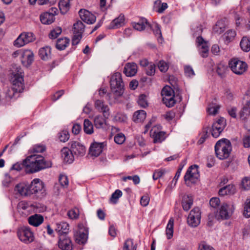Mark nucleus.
Here are the masks:
<instances>
[{"label":"nucleus","mask_w":250,"mask_h":250,"mask_svg":"<svg viewBox=\"0 0 250 250\" xmlns=\"http://www.w3.org/2000/svg\"><path fill=\"white\" fill-rule=\"evenodd\" d=\"M51 166L50 161H46L41 155L34 154L28 156L22 163H17L14 164L10 170L20 171L25 167L26 172L34 173Z\"/></svg>","instance_id":"nucleus-1"},{"label":"nucleus","mask_w":250,"mask_h":250,"mask_svg":"<svg viewBox=\"0 0 250 250\" xmlns=\"http://www.w3.org/2000/svg\"><path fill=\"white\" fill-rule=\"evenodd\" d=\"M12 75L11 79L12 86H7L4 90L5 98L8 100L17 98L19 96L20 93L23 92L25 88L24 73L21 68L17 67L12 72Z\"/></svg>","instance_id":"nucleus-2"},{"label":"nucleus","mask_w":250,"mask_h":250,"mask_svg":"<svg viewBox=\"0 0 250 250\" xmlns=\"http://www.w3.org/2000/svg\"><path fill=\"white\" fill-rule=\"evenodd\" d=\"M217 157L224 160L228 158L232 149L230 142L227 139H222L217 142L214 147Z\"/></svg>","instance_id":"nucleus-3"},{"label":"nucleus","mask_w":250,"mask_h":250,"mask_svg":"<svg viewBox=\"0 0 250 250\" xmlns=\"http://www.w3.org/2000/svg\"><path fill=\"white\" fill-rule=\"evenodd\" d=\"M110 87L112 92L116 97L121 96L124 92V83L122 75L119 72L113 74L110 78Z\"/></svg>","instance_id":"nucleus-4"},{"label":"nucleus","mask_w":250,"mask_h":250,"mask_svg":"<svg viewBox=\"0 0 250 250\" xmlns=\"http://www.w3.org/2000/svg\"><path fill=\"white\" fill-rule=\"evenodd\" d=\"M17 235L21 241L26 244L33 242L35 239L33 232L30 228L26 226L19 227L17 230Z\"/></svg>","instance_id":"nucleus-5"},{"label":"nucleus","mask_w":250,"mask_h":250,"mask_svg":"<svg viewBox=\"0 0 250 250\" xmlns=\"http://www.w3.org/2000/svg\"><path fill=\"white\" fill-rule=\"evenodd\" d=\"M29 187L31 195L35 194L39 198H42L46 195L44 184L40 179L33 180Z\"/></svg>","instance_id":"nucleus-6"},{"label":"nucleus","mask_w":250,"mask_h":250,"mask_svg":"<svg viewBox=\"0 0 250 250\" xmlns=\"http://www.w3.org/2000/svg\"><path fill=\"white\" fill-rule=\"evenodd\" d=\"M88 237V229L85 224L79 223L78 229L75 234L76 242L79 245L85 244Z\"/></svg>","instance_id":"nucleus-7"},{"label":"nucleus","mask_w":250,"mask_h":250,"mask_svg":"<svg viewBox=\"0 0 250 250\" xmlns=\"http://www.w3.org/2000/svg\"><path fill=\"white\" fill-rule=\"evenodd\" d=\"M229 67L232 71L237 75H242L248 69L247 64L238 58H232L229 63Z\"/></svg>","instance_id":"nucleus-8"},{"label":"nucleus","mask_w":250,"mask_h":250,"mask_svg":"<svg viewBox=\"0 0 250 250\" xmlns=\"http://www.w3.org/2000/svg\"><path fill=\"white\" fill-rule=\"evenodd\" d=\"M199 173L198 170V167L196 165L190 166L187 170L184 176V180L186 185L188 186L190 184L196 183L199 179Z\"/></svg>","instance_id":"nucleus-9"},{"label":"nucleus","mask_w":250,"mask_h":250,"mask_svg":"<svg viewBox=\"0 0 250 250\" xmlns=\"http://www.w3.org/2000/svg\"><path fill=\"white\" fill-rule=\"evenodd\" d=\"M34 40L35 37L32 33L23 32L14 41V45L16 47H21Z\"/></svg>","instance_id":"nucleus-10"},{"label":"nucleus","mask_w":250,"mask_h":250,"mask_svg":"<svg viewBox=\"0 0 250 250\" xmlns=\"http://www.w3.org/2000/svg\"><path fill=\"white\" fill-rule=\"evenodd\" d=\"M234 209L233 205L223 203L219 209L220 219H229L233 214Z\"/></svg>","instance_id":"nucleus-11"},{"label":"nucleus","mask_w":250,"mask_h":250,"mask_svg":"<svg viewBox=\"0 0 250 250\" xmlns=\"http://www.w3.org/2000/svg\"><path fill=\"white\" fill-rule=\"evenodd\" d=\"M59 247L62 250H72V244L70 238L66 234H61L59 236Z\"/></svg>","instance_id":"nucleus-12"},{"label":"nucleus","mask_w":250,"mask_h":250,"mask_svg":"<svg viewBox=\"0 0 250 250\" xmlns=\"http://www.w3.org/2000/svg\"><path fill=\"white\" fill-rule=\"evenodd\" d=\"M94 107L98 112L103 113L104 117L108 118L110 115L109 108L104 101L100 100H96L94 103Z\"/></svg>","instance_id":"nucleus-13"},{"label":"nucleus","mask_w":250,"mask_h":250,"mask_svg":"<svg viewBox=\"0 0 250 250\" xmlns=\"http://www.w3.org/2000/svg\"><path fill=\"white\" fill-rule=\"evenodd\" d=\"M21 62L23 65L28 67L34 61V54L30 50L22 51L21 53Z\"/></svg>","instance_id":"nucleus-14"},{"label":"nucleus","mask_w":250,"mask_h":250,"mask_svg":"<svg viewBox=\"0 0 250 250\" xmlns=\"http://www.w3.org/2000/svg\"><path fill=\"white\" fill-rule=\"evenodd\" d=\"M79 14L81 20L88 24H93L96 21V17L89 11L81 9Z\"/></svg>","instance_id":"nucleus-15"},{"label":"nucleus","mask_w":250,"mask_h":250,"mask_svg":"<svg viewBox=\"0 0 250 250\" xmlns=\"http://www.w3.org/2000/svg\"><path fill=\"white\" fill-rule=\"evenodd\" d=\"M71 150L74 155L78 156H83L86 152L85 146L77 142H71Z\"/></svg>","instance_id":"nucleus-16"},{"label":"nucleus","mask_w":250,"mask_h":250,"mask_svg":"<svg viewBox=\"0 0 250 250\" xmlns=\"http://www.w3.org/2000/svg\"><path fill=\"white\" fill-rule=\"evenodd\" d=\"M107 119L101 115H96L93 120L94 126L98 129H107L108 124L106 120Z\"/></svg>","instance_id":"nucleus-17"},{"label":"nucleus","mask_w":250,"mask_h":250,"mask_svg":"<svg viewBox=\"0 0 250 250\" xmlns=\"http://www.w3.org/2000/svg\"><path fill=\"white\" fill-rule=\"evenodd\" d=\"M196 42L199 47V51L203 58H206L208 56V47L202 37H198Z\"/></svg>","instance_id":"nucleus-18"},{"label":"nucleus","mask_w":250,"mask_h":250,"mask_svg":"<svg viewBox=\"0 0 250 250\" xmlns=\"http://www.w3.org/2000/svg\"><path fill=\"white\" fill-rule=\"evenodd\" d=\"M14 190L22 196H28L31 195L29 185L24 183H19L16 185Z\"/></svg>","instance_id":"nucleus-19"},{"label":"nucleus","mask_w":250,"mask_h":250,"mask_svg":"<svg viewBox=\"0 0 250 250\" xmlns=\"http://www.w3.org/2000/svg\"><path fill=\"white\" fill-rule=\"evenodd\" d=\"M104 146V143L94 142L90 146L89 153L92 156L97 157L102 152Z\"/></svg>","instance_id":"nucleus-20"},{"label":"nucleus","mask_w":250,"mask_h":250,"mask_svg":"<svg viewBox=\"0 0 250 250\" xmlns=\"http://www.w3.org/2000/svg\"><path fill=\"white\" fill-rule=\"evenodd\" d=\"M137 71V66L135 63H127L124 68L123 72L127 77L134 76Z\"/></svg>","instance_id":"nucleus-21"},{"label":"nucleus","mask_w":250,"mask_h":250,"mask_svg":"<svg viewBox=\"0 0 250 250\" xmlns=\"http://www.w3.org/2000/svg\"><path fill=\"white\" fill-rule=\"evenodd\" d=\"M69 225L65 222L62 221L57 223L55 230L58 233L59 236L61 234L67 235L69 231Z\"/></svg>","instance_id":"nucleus-22"},{"label":"nucleus","mask_w":250,"mask_h":250,"mask_svg":"<svg viewBox=\"0 0 250 250\" xmlns=\"http://www.w3.org/2000/svg\"><path fill=\"white\" fill-rule=\"evenodd\" d=\"M62 157L65 163H71L74 160L73 153L71 149L67 147H63L61 150Z\"/></svg>","instance_id":"nucleus-23"},{"label":"nucleus","mask_w":250,"mask_h":250,"mask_svg":"<svg viewBox=\"0 0 250 250\" xmlns=\"http://www.w3.org/2000/svg\"><path fill=\"white\" fill-rule=\"evenodd\" d=\"M193 197L190 194L184 195L182 198V204L184 210H188L193 204Z\"/></svg>","instance_id":"nucleus-24"},{"label":"nucleus","mask_w":250,"mask_h":250,"mask_svg":"<svg viewBox=\"0 0 250 250\" xmlns=\"http://www.w3.org/2000/svg\"><path fill=\"white\" fill-rule=\"evenodd\" d=\"M55 20L54 14L50 12H45L40 16V21L42 23L44 24H50Z\"/></svg>","instance_id":"nucleus-25"},{"label":"nucleus","mask_w":250,"mask_h":250,"mask_svg":"<svg viewBox=\"0 0 250 250\" xmlns=\"http://www.w3.org/2000/svg\"><path fill=\"white\" fill-rule=\"evenodd\" d=\"M125 18L124 16L121 14L118 18L114 19L110 24L109 28H118L122 26L124 24Z\"/></svg>","instance_id":"nucleus-26"},{"label":"nucleus","mask_w":250,"mask_h":250,"mask_svg":"<svg viewBox=\"0 0 250 250\" xmlns=\"http://www.w3.org/2000/svg\"><path fill=\"white\" fill-rule=\"evenodd\" d=\"M168 7L166 2L162 3L161 0H156L154 2L153 9L159 13H163Z\"/></svg>","instance_id":"nucleus-27"},{"label":"nucleus","mask_w":250,"mask_h":250,"mask_svg":"<svg viewBox=\"0 0 250 250\" xmlns=\"http://www.w3.org/2000/svg\"><path fill=\"white\" fill-rule=\"evenodd\" d=\"M40 58L44 61L48 60L51 57V48L49 46L41 48L39 51Z\"/></svg>","instance_id":"nucleus-28"},{"label":"nucleus","mask_w":250,"mask_h":250,"mask_svg":"<svg viewBox=\"0 0 250 250\" xmlns=\"http://www.w3.org/2000/svg\"><path fill=\"white\" fill-rule=\"evenodd\" d=\"M146 112L144 110H138L134 113L133 120L136 123L142 122L146 119Z\"/></svg>","instance_id":"nucleus-29"},{"label":"nucleus","mask_w":250,"mask_h":250,"mask_svg":"<svg viewBox=\"0 0 250 250\" xmlns=\"http://www.w3.org/2000/svg\"><path fill=\"white\" fill-rule=\"evenodd\" d=\"M59 6L61 13L66 14L70 9V0H60Z\"/></svg>","instance_id":"nucleus-30"},{"label":"nucleus","mask_w":250,"mask_h":250,"mask_svg":"<svg viewBox=\"0 0 250 250\" xmlns=\"http://www.w3.org/2000/svg\"><path fill=\"white\" fill-rule=\"evenodd\" d=\"M225 27V24L224 21H218L213 27V32L214 33L220 34L224 31Z\"/></svg>","instance_id":"nucleus-31"},{"label":"nucleus","mask_w":250,"mask_h":250,"mask_svg":"<svg viewBox=\"0 0 250 250\" xmlns=\"http://www.w3.org/2000/svg\"><path fill=\"white\" fill-rule=\"evenodd\" d=\"M69 40L66 38H61L57 40L56 46L59 50H64L69 44Z\"/></svg>","instance_id":"nucleus-32"},{"label":"nucleus","mask_w":250,"mask_h":250,"mask_svg":"<svg viewBox=\"0 0 250 250\" xmlns=\"http://www.w3.org/2000/svg\"><path fill=\"white\" fill-rule=\"evenodd\" d=\"M147 25H148L147 20L146 19H142L138 22L133 23V27L135 30L141 31L146 28Z\"/></svg>","instance_id":"nucleus-33"},{"label":"nucleus","mask_w":250,"mask_h":250,"mask_svg":"<svg viewBox=\"0 0 250 250\" xmlns=\"http://www.w3.org/2000/svg\"><path fill=\"white\" fill-rule=\"evenodd\" d=\"M83 130L87 134H91L93 133V125L88 119H85L83 122Z\"/></svg>","instance_id":"nucleus-34"},{"label":"nucleus","mask_w":250,"mask_h":250,"mask_svg":"<svg viewBox=\"0 0 250 250\" xmlns=\"http://www.w3.org/2000/svg\"><path fill=\"white\" fill-rule=\"evenodd\" d=\"M250 115V104H249V102H247L243 108L240 112V117L243 119L245 120L248 118Z\"/></svg>","instance_id":"nucleus-35"},{"label":"nucleus","mask_w":250,"mask_h":250,"mask_svg":"<svg viewBox=\"0 0 250 250\" xmlns=\"http://www.w3.org/2000/svg\"><path fill=\"white\" fill-rule=\"evenodd\" d=\"M173 220H169V221L167 224L166 234L167 238L168 239H170L173 237Z\"/></svg>","instance_id":"nucleus-36"},{"label":"nucleus","mask_w":250,"mask_h":250,"mask_svg":"<svg viewBox=\"0 0 250 250\" xmlns=\"http://www.w3.org/2000/svg\"><path fill=\"white\" fill-rule=\"evenodd\" d=\"M240 46L243 51L245 52L249 51L250 50V40L246 37H243L240 42Z\"/></svg>","instance_id":"nucleus-37"},{"label":"nucleus","mask_w":250,"mask_h":250,"mask_svg":"<svg viewBox=\"0 0 250 250\" xmlns=\"http://www.w3.org/2000/svg\"><path fill=\"white\" fill-rule=\"evenodd\" d=\"M84 30V25L80 21H78L73 25V33L82 34Z\"/></svg>","instance_id":"nucleus-38"},{"label":"nucleus","mask_w":250,"mask_h":250,"mask_svg":"<svg viewBox=\"0 0 250 250\" xmlns=\"http://www.w3.org/2000/svg\"><path fill=\"white\" fill-rule=\"evenodd\" d=\"M225 121L224 119L222 118L218 119L217 121L213 124L212 125V128L222 131L225 127Z\"/></svg>","instance_id":"nucleus-39"},{"label":"nucleus","mask_w":250,"mask_h":250,"mask_svg":"<svg viewBox=\"0 0 250 250\" xmlns=\"http://www.w3.org/2000/svg\"><path fill=\"white\" fill-rule=\"evenodd\" d=\"M154 138L153 142L155 143H161L165 139V133L162 131L152 133Z\"/></svg>","instance_id":"nucleus-40"},{"label":"nucleus","mask_w":250,"mask_h":250,"mask_svg":"<svg viewBox=\"0 0 250 250\" xmlns=\"http://www.w3.org/2000/svg\"><path fill=\"white\" fill-rule=\"evenodd\" d=\"M188 219H201V211L198 208H193L190 211Z\"/></svg>","instance_id":"nucleus-41"},{"label":"nucleus","mask_w":250,"mask_h":250,"mask_svg":"<svg viewBox=\"0 0 250 250\" xmlns=\"http://www.w3.org/2000/svg\"><path fill=\"white\" fill-rule=\"evenodd\" d=\"M59 181L62 188H67L69 185V181L66 175L61 174L59 177Z\"/></svg>","instance_id":"nucleus-42"},{"label":"nucleus","mask_w":250,"mask_h":250,"mask_svg":"<svg viewBox=\"0 0 250 250\" xmlns=\"http://www.w3.org/2000/svg\"><path fill=\"white\" fill-rule=\"evenodd\" d=\"M122 196V192L119 189H117L112 194L109 201L111 203L114 204H116L118 202L119 198Z\"/></svg>","instance_id":"nucleus-43"},{"label":"nucleus","mask_w":250,"mask_h":250,"mask_svg":"<svg viewBox=\"0 0 250 250\" xmlns=\"http://www.w3.org/2000/svg\"><path fill=\"white\" fill-rule=\"evenodd\" d=\"M209 130V127H206L203 128L202 132L200 134V139L198 141V144H202L208 137V131Z\"/></svg>","instance_id":"nucleus-44"},{"label":"nucleus","mask_w":250,"mask_h":250,"mask_svg":"<svg viewBox=\"0 0 250 250\" xmlns=\"http://www.w3.org/2000/svg\"><path fill=\"white\" fill-rule=\"evenodd\" d=\"M236 35L235 31L232 30H228L224 35V38L225 42L229 43L231 42Z\"/></svg>","instance_id":"nucleus-45"},{"label":"nucleus","mask_w":250,"mask_h":250,"mask_svg":"<svg viewBox=\"0 0 250 250\" xmlns=\"http://www.w3.org/2000/svg\"><path fill=\"white\" fill-rule=\"evenodd\" d=\"M243 215L246 218L250 217V198L247 199L245 203Z\"/></svg>","instance_id":"nucleus-46"},{"label":"nucleus","mask_w":250,"mask_h":250,"mask_svg":"<svg viewBox=\"0 0 250 250\" xmlns=\"http://www.w3.org/2000/svg\"><path fill=\"white\" fill-rule=\"evenodd\" d=\"M58 138L60 141L65 142L69 138V133L67 130H62L58 134Z\"/></svg>","instance_id":"nucleus-47"},{"label":"nucleus","mask_w":250,"mask_h":250,"mask_svg":"<svg viewBox=\"0 0 250 250\" xmlns=\"http://www.w3.org/2000/svg\"><path fill=\"white\" fill-rule=\"evenodd\" d=\"M67 216L69 219H77L80 214V211L78 208H74L67 212Z\"/></svg>","instance_id":"nucleus-48"},{"label":"nucleus","mask_w":250,"mask_h":250,"mask_svg":"<svg viewBox=\"0 0 250 250\" xmlns=\"http://www.w3.org/2000/svg\"><path fill=\"white\" fill-rule=\"evenodd\" d=\"M173 90L169 86H165L161 91L162 96H166L168 95H174Z\"/></svg>","instance_id":"nucleus-49"},{"label":"nucleus","mask_w":250,"mask_h":250,"mask_svg":"<svg viewBox=\"0 0 250 250\" xmlns=\"http://www.w3.org/2000/svg\"><path fill=\"white\" fill-rule=\"evenodd\" d=\"M29 208V204L25 201H22L19 203L17 206V208L19 212H22V210H25Z\"/></svg>","instance_id":"nucleus-50"},{"label":"nucleus","mask_w":250,"mask_h":250,"mask_svg":"<svg viewBox=\"0 0 250 250\" xmlns=\"http://www.w3.org/2000/svg\"><path fill=\"white\" fill-rule=\"evenodd\" d=\"M138 103L142 107H146L148 105V103L146 96L144 94L141 95L139 97Z\"/></svg>","instance_id":"nucleus-51"},{"label":"nucleus","mask_w":250,"mask_h":250,"mask_svg":"<svg viewBox=\"0 0 250 250\" xmlns=\"http://www.w3.org/2000/svg\"><path fill=\"white\" fill-rule=\"evenodd\" d=\"M220 204V200L219 198L212 197L210 199L209 205L210 206L214 208H217Z\"/></svg>","instance_id":"nucleus-52"},{"label":"nucleus","mask_w":250,"mask_h":250,"mask_svg":"<svg viewBox=\"0 0 250 250\" xmlns=\"http://www.w3.org/2000/svg\"><path fill=\"white\" fill-rule=\"evenodd\" d=\"M62 28L59 27L55 28L52 30L49 34V37L51 39L56 38L62 33Z\"/></svg>","instance_id":"nucleus-53"},{"label":"nucleus","mask_w":250,"mask_h":250,"mask_svg":"<svg viewBox=\"0 0 250 250\" xmlns=\"http://www.w3.org/2000/svg\"><path fill=\"white\" fill-rule=\"evenodd\" d=\"M45 150V147L42 145H36L33 146L31 152L33 153H41L43 152Z\"/></svg>","instance_id":"nucleus-54"},{"label":"nucleus","mask_w":250,"mask_h":250,"mask_svg":"<svg viewBox=\"0 0 250 250\" xmlns=\"http://www.w3.org/2000/svg\"><path fill=\"white\" fill-rule=\"evenodd\" d=\"M162 101L163 103L168 107H171L174 106L175 104V100L174 99V97H171L169 99H162Z\"/></svg>","instance_id":"nucleus-55"},{"label":"nucleus","mask_w":250,"mask_h":250,"mask_svg":"<svg viewBox=\"0 0 250 250\" xmlns=\"http://www.w3.org/2000/svg\"><path fill=\"white\" fill-rule=\"evenodd\" d=\"M133 246H135V245L133 244V240L128 239L124 243L123 250H132Z\"/></svg>","instance_id":"nucleus-56"},{"label":"nucleus","mask_w":250,"mask_h":250,"mask_svg":"<svg viewBox=\"0 0 250 250\" xmlns=\"http://www.w3.org/2000/svg\"><path fill=\"white\" fill-rule=\"evenodd\" d=\"M166 172L165 169H159L155 170L153 174V179L156 180L161 177Z\"/></svg>","instance_id":"nucleus-57"},{"label":"nucleus","mask_w":250,"mask_h":250,"mask_svg":"<svg viewBox=\"0 0 250 250\" xmlns=\"http://www.w3.org/2000/svg\"><path fill=\"white\" fill-rule=\"evenodd\" d=\"M159 70L163 72H166L168 69V64L164 61H160L158 63Z\"/></svg>","instance_id":"nucleus-58"},{"label":"nucleus","mask_w":250,"mask_h":250,"mask_svg":"<svg viewBox=\"0 0 250 250\" xmlns=\"http://www.w3.org/2000/svg\"><path fill=\"white\" fill-rule=\"evenodd\" d=\"M125 136L123 133H119L114 137V141L116 144L121 145L125 142Z\"/></svg>","instance_id":"nucleus-59"},{"label":"nucleus","mask_w":250,"mask_h":250,"mask_svg":"<svg viewBox=\"0 0 250 250\" xmlns=\"http://www.w3.org/2000/svg\"><path fill=\"white\" fill-rule=\"evenodd\" d=\"M198 250H215L213 248L203 241L199 243Z\"/></svg>","instance_id":"nucleus-60"},{"label":"nucleus","mask_w":250,"mask_h":250,"mask_svg":"<svg viewBox=\"0 0 250 250\" xmlns=\"http://www.w3.org/2000/svg\"><path fill=\"white\" fill-rule=\"evenodd\" d=\"M227 67L222 64H219L217 66L216 72L218 75L223 77L227 70Z\"/></svg>","instance_id":"nucleus-61"},{"label":"nucleus","mask_w":250,"mask_h":250,"mask_svg":"<svg viewBox=\"0 0 250 250\" xmlns=\"http://www.w3.org/2000/svg\"><path fill=\"white\" fill-rule=\"evenodd\" d=\"M155 73V65L154 63H150L148 65L146 69V73L148 76H153Z\"/></svg>","instance_id":"nucleus-62"},{"label":"nucleus","mask_w":250,"mask_h":250,"mask_svg":"<svg viewBox=\"0 0 250 250\" xmlns=\"http://www.w3.org/2000/svg\"><path fill=\"white\" fill-rule=\"evenodd\" d=\"M242 187L245 190L250 189V179L245 178L242 181Z\"/></svg>","instance_id":"nucleus-63"},{"label":"nucleus","mask_w":250,"mask_h":250,"mask_svg":"<svg viewBox=\"0 0 250 250\" xmlns=\"http://www.w3.org/2000/svg\"><path fill=\"white\" fill-rule=\"evenodd\" d=\"M243 145L244 147L249 148L250 147V135H244L243 138Z\"/></svg>","instance_id":"nucleus-64"}]
</instances>
